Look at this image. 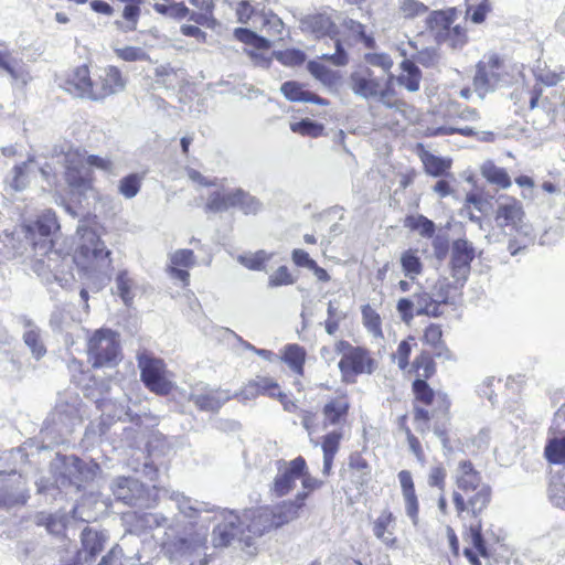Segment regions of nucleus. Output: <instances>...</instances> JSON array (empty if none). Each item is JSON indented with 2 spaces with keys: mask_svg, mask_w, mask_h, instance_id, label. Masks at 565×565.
Returning <instances> with one entry per match:
<instances>
[{
  "mask_svg": "<svg viewBox=\"0 0 565 565\" xmlns=\"http://www.w3.org/2000/svg\"><path fill=\"white\" fill-rule=\"evenodd\" d=\"M217 513L220 522L213 530L212 539L215 547L228 546L234 540H237L247 554L254 555L256 539L276 529L269 507L247 510L243 516L227 510Z\"/></svg>",
  "mask_w": 565,
  "mask_h": 565,
  "instance_id": "1",
  "label": "nucleus"
},
{
  "mask_svg": "<svg viewBox=\"0 0 565 565\" xmlns=\"http://www.w3.org/2000/svg\"><path fill=\"white\" fill-rule=\"evenodd\" d=\"M58 228L55 213L45 211L34 223L21 225L20 232L28 244L31 245L36 257L33 269L39 276H46L49 273L56 278L58 253L53 249L51 235Z\"/></svg>",
  "mask_w": 565,
  "mask_h": 565,
  "instance_id": "2",
  "label": "nucleus"
},
{
  "mask_svg": "<svg viewBox=\"0 0 565 565\" xmlns=\"http://www.w3.org/2000/svg\"><path fill=\"white\" fill-rule=\"evenodd\" d=\"M64 166V180L71 192L78 195H86L93 190V177L90 168L114 173V162L108 158L95 154H87L85 150L68 147L61 149L60 154Z\"/></svg>",
  "mask_w": 565,
  "mask_h": 565,
  "instance_id": "3",
  "label": "nucleus"
},
{
  "mask_svg": "<svg viewBox=\"0 0 565 565\" xmlns=\"http://www.w3.org/2000/svg\"><path fill=\"white\" fill-rule=\"evenodd\" d=\"M393 77L377 74L376 70L369 65H360L350 73L347 85L353 95L361 99L379 102L387 108L401 111L405 103L395 98Z\"/></svg>",
  "mask_w": 565,
  "mask_h": 565,
  "instance_id": "4",
  "label": "nucleus"
},
{
  "mask_svg": "<svg viewBox=\"0 0 565 565\" xmlns=\"http://www.w3.org/2000/svg\"><path fill=\"white\" fill-rule=\"evenodd\" d=\"M169 450L170 447L164 437L158 431H152L147 440L149 461L143 462V479L148 478L152 484L147 488L143 482V508L154 507L159 499L168 493L161 480L160 467L163 463L162 458Z\"/></svg>",
  "mask_w": 565,
  "mask_h": 565,
  "instance_id": "5",
  "label": "nucleus"
},
{
  "mask_svg": "<svg viewBox=\"0 0 565 565\" xmlns=\"http://www.w3.org/2000/svg\"><path fill=\"white\" fill-rule=\"evenodd\" d=\"M79 245L74 262L87 274H106L110 266V250L106 248L97 233L88 227L78 228Z\"/></svg>",
  "mask_w": 565,
  "mask_h": 565,
  "instance_id": "6",
  "label": "nucleus"
},
{
  "mask_svg": "<svg viewBox=\"0 0 565 565\" xmlns=\"http://www.w3.org/2000/svg\"><path fill=\"white\" fill-rule=\"evenodd\" d=\"M454 479L457 487L454 492L473 493L469 505L471 514L477 518L490 503L491 488L482 481L480 472L468 460L458 463Z\"/></svg>",
  "mask_w": 565,
  "mask_h": 565,
  "instance_id": "7",
  "label": "nucleus"
},
{
  "mask_svg": "<svg viewBox=\"0 0 565 565\" xmlns=\"http://www.w3.org/2000/svg\"><path fill=\"white\" fill-rule=\"evenodd\" d=\"M88 359L93 367H114L121 359L118 334L100 329L88 340Z\"/></svg>",
  "mask_w": 565,
  "mask_h": 565,
  "instance_id": "8",
  "label": "nucleus"
},
{
  "mask_svg": "<svg viewBox=\"0 0 565 565\" xmlns=\"http://www.w3.org/2000/svg\"><path fill=\"white\" fill-rule=\"evenodd\" d=\"M510 82L505 63L497 54L484 55L477 64L473 86L480 97Z\"/></svg>",
  "mask_w": 565,
  "mask_h": 565,
  "instance_id": "9",
  "label": "nucleus"
},
{
  "mask_svg": "<svg viewBox=\"0 0 565 565\" xmlns=\"http://www.w3.org/2000/svg\"><path fill=\"white\" fill-rule=\"evenodd\" d=\"M190 2L202 12L190 13V10L183 2H175L173 0L154 2L153 8L158 13L170 18L182 19L190 14V20L210 29H214L217 25V21L213 17L215 0H190Z\"/></svg>",
  "mask_w": 565,
  "mask_h": 565,
  "instance_id": "10",
  "label": "nucleus"
},
{
  "mask_svg": "<svg viewBox=\"0 0 565 565\" xmlns=\"http://www.w3.org/2000/svg\"><path fill=\"white\" fill-rule=\"evenodd\" d=\"M166 539L161 540V545L170 552L177 553L182 557H196L198 561H191L188 565H206L209 558L206 555V533H196L192 537L179 536L171 539L163 532Z\"/></svg>",
  "mask_w": 565,
  "mask_h": 565,
  "instance_id": "11",
  "label": "nucleus"
},
{
  "mask_svg": "<svg viewBox=\"0 0 565 565\" xmlns=\"http://www.w3.org/2000/svg\"><path fill=\"white\" fill-rule=\"evenodd\" d=\"M524 216L523 205L515 198L503 195L497 200L494 222L503 232L509 230L527 236L530 232L523 223Z\"/></svg>",
  "mask_w": 565,
  "mask_h": 565,
  "instance_id": "12",
  "label": "nucleus"
},
{
  "mask_svg": "<svg viewBox=\"0 0 565 565\" xmlns=\"http://www.w3.org/2000/svg\"><path fill=\"white\" fill-rule=\"evenodd\" d=\"M375 369V361L364 348L351 349L339 361L342 381L354 383L360 374H371Z\"/></svg>",
  "mask_w": 565,
  "mask_h": 565,
  "instance_id": "13",
  "label": "nucleus"
},
{
  "mask_svg": "<svg viewBox=\"0 0 565 565\" xmlns=\"http://www.w3.org/2000/svg\"><path fill=\"white\" fill-rule=\"evenodd\" d=\"M143 385L158 395H166L172 388L171 373L161 359L143 352Z\"/></svg>",
  "mask_w": 565,
  "mask_h": 565,
  "instance_id": "14",
  "label": "nucleus"
},
{
  "mask_svg": "<svg viewBox=\"0 0 565 565\" xmlns=\"http://www.w3.org/2000/svg\"><path fill=\"white\" fill-rule=\"evenodd\" d=\"M306 469V460L297 457L290 461H277V475L274 478L271 492L276 497L288 494L296 486V482L303 476Z\"/></svg>",
  "mask_w": 565,
  "mask_h": 565,
  "instance_id": "15",
  "label": "nucleus"
},
{
  "mask_svg": "<svg viewBox=\"0 0 565 565\" xmlns=\"http://www.w3.org/2000/svg\"><path fill=\"white\" fill-rule=\"evenodd\" d=\"M259 395L278 398L280 402H284L286 398V394L280 391L278 383L268 376H256L248 381L242 390L235 394V396L244 403L255 399Z\"/></svg>",
  "mask_w": 565,
  "mask_h": 565,
  "instance_id": "16",
  "label": "nucleus"
},
{
  "mask_svg": "<svg viewBox=\"0 0 565 565\" xmlns=\"http://www.w3.org/2000/svg\"><path fill=\"white\" fill-rule=\"evenodd\" d=\"M167 270L172 279L180 280L183 286L189 285V269L194 267L196 258L191 249H177L169 254Z\"/></svg>",
  "mask_w": 565,
  "mask_h": 565,
  "instance_id": "17",
  "label": "nucleus"
},
{
  "mask_svg": "<svg viewBox=\"0 0 565 565\" xmlns=\"http://www.w3.org/2000/svg\"><path fill=\"white\" fill-rule=\"evenodd\" d=\"M125 87V81L121 77L120 72L109 66L103 71V74L98 76V79H94V92L92 100H100L105 97L116 94L122 90Z\"/></svg>",
  "mask_w": 565,
  "mask_h": 565,
  "instance_id": "18",
  "label": "nucleus"
},
{
  "mask_svg": "<svg viewBox=\"0 0 565 565\" xmlns=\"http://www.w3.org/2000/svg\"><path fill=\"white\" fill-rule=\"evenodd\" d=\"M170 498L172 501L175 502L179 512L183 514L185 518L190 519L191 521H210V518H202V514L211 512L215 514L214 519L220 521V518H217V512H220L221 510L210 508L207 503L192 500L191 498L177 492L171 493Z\"/></svg>",
  "mask_w": 565,
  "mask_h": 565,
  "instance_id": "19",
  "label": "nucleus"
},
{
  "mask_svg": "<svg viewBox=\"0 0 565 565\" xmlns=\"http://www.w3.org/2000/svg\"><path fill=\"white\" fill-rule=\"evenodd\" d=\"M473 257L475 249L468 241H455L451 250L452 277L457 280L466 279Z\"/></svg>",
  "mask_w": 565,
  "mask_h": 565,
  "instance_id": "20",
  "label": "nucleus"
},
{
  "mask_svg": "<svg viewBox=\"0 0 565 565\" xmlns=\"http://www.w3.org/2000/svg\"><path fill=\"white\" fill-rule=\"evenodd\" d=\"M308 492H299L295 500L282 501L281 503L269 508L275 527H280L299 518V512L305 504Z\"/></svg>",
  "mask_w": 565,
  "mask_h": 565,
  "instance_id": "21",
  "label": "nucleus"
},
{
  "mask_svg": "<svg viewBox=\"0 0 565 565\" xmlns=\"http://www.w3.org/2000/svg\"><path fill=\"white\" fill-rule=\"evenodd\" d=\"M65 89L74 96L92 99L94 81L89 76L87 66H79L68 75Z\"/></svg>",
  "mask_w": 565,
  "mask_h": 565,
  "instance_id": "22",
  "label": "nucleus"
},
{
  "mask_svg": "<svg viewBox=\"0 0 565 565\" xmlns=\"http://www.w3.org/2000/svg\"><path fill=\"white\" fill-rule=\"evenodd\" d=\"M231 395L227 391L205 390L204 392H192L190 401L201 411L217 412L228 399Z\"/></svg>",
  "mask_w": 565,
  "mask_h": 565,
  "instance_id": "23",
  "label": "nucleus"
},
{
  "mask_svg": "<svg viewBox=\"0 0 565 565\" xmlns=\"http://www.w3.org/2000/svg\"><path fill=\"white\" fill-rule=\"evenodd\" d=\"M457 19L456 10L448 9L441 11H434L427 18V28L438 43H441L450 28L455 25Z\"/></svg>",
  "mask_w": 565,
  "mask_h": 565,
  "instance_id": "24",
  "label": "nucleus"
},
{
  "mask_svg": "<svg viewBox=\"0 0 565 565\" xmlns=\"http://www.w3.org/2000/svg\"><path fill=\"white\" fill-rule=\"evenodd\" d=\"M115 498L127 505H136L141 497V483L137 479L118 477L111 486Z\"/></svg>",
  "mask_w": 565,
  "mask_h": 565,
  "instance_id": "25",
  "label": "nucleus"
},
{
  "mask_svg": "<svg viewBox=\"0 0 565 565\" xmlns=\"http://www.w3.org/2000/svg\"><path fill=\"white\" fill-rule=\"evenodd\" d=\"M302 31L310 32L317 38L329 35L333 39L337 26L327 13H313L303 17L300 20Z\"/></svg>",
  "mask_w": 565,
  "mask_h": 565,
  "instance_id": "26",
  "label": "nucleus"
},
{
  "mask_svg": "<svg viewBox=\"0 0 565 565\" xmlns=\"http://www.w3.org/2000/svg\"><path fill=\"white\" fill-rule=\"evenodd\" d=\"M350 403L345 395L330 399L322 409L323 424L341 426L347 422Z\"/></svg>",
  "mask_w": 565,
  "mask_h": 565,
  "instance_id": "27",
  "label": "nucleus"
},
{
  "mask_svg": "<svg viewBox=\"0 0 565 565\" xmlns=\"http://www.w3.org/2000/svg\"><path fill=\"white\" fill-rule=\"evenodd\" d=\"M395 516L388 510H383L373 523V533L383 544L388 547L396 545L397 539L394 535Z\"/></svg>",
  "mask_w": 565,
  "mask_h": 565,
  "instance_id": "28",
  "label": "nucleus"
},
{
  "mask_svg": "<svg viewBox=\"0 0 565 565\" xmlns=\"http://www.w3.org/2000/svg\"><path fill=\"white\" fill-rule=\"evenodd\" d=\"M423 341L434 350V354L438 359L452 360L454 355L443 340V330L439 324L430 323L424 330Z\"/></svg>",
  "mask_w": 565,
  "mask_h": 565,
  "instance_id": "29",
  "label": "nucleus"
},
{
  "mask_svg": "<svg viewBox=\"0 0 565 565\" xmlns=\"http://www.w3.org/2000/svg\"><path fill=\"white\" fill-rule=\"evenodd\" d=\"M413 390L416 398L427 405L438 403L443 412H447L449 408V401L446 394L437 392L435 393L426 383L424 379H417L413 383Z\"/></svg>",
  "mask_w": 565,
  "mask_h": 565,
  "instance_id": "30",
  "label": "nucleus"
},
{
  "mask_svg": "<svg viewBox=\"0 0 565 565\" xmlns=\"http://www.w3.org/2000/svg\"><path fill=\"white\" fill-rule=\"evenodd\" d=\"M284 96L291 102H305L312 103L318 105H327L328 102L316 94H312L297 83V82H286L281 85L280 88Z\"/></svg>",
  "mask_w": 565,
  "mask_h": 565,
  "instance_id": "31",
  "label": "nucleus"
},
{
  "mask_svg": "<svg viewBox=\"0 0 565 565\" xmlns=\"http://www.w3.org/2000/svg\"><path fill=\"white\" fill-rule=\"evenodd\" d=\"M544 455L551 463L565 465V430L558 434L551 433L544 448Z\"/></svg>",
  "mask_w": 565,
  "mask_h": 565,
  "instance_id": "32",
  "label": "nucleus"
},
{
  "mask_svg": "<svg viewBox=\"0 0 565 565\" xmlns=\"http://www.w3.org/2000/svg\"><path fill=\"white\" fill-rule=\"evenodd\" d=\"M399 265L404 276L411 280L415 281L419 275H422L424 265L418 255L417 249H407L404 250L399 256Z\"/></svg>",
  "mask_w": 565,
  "mask_h": 565,
  "instance_id": "33",
  "label": "nucleus"
},
{
  "mask_svg": "<svg viewBox=\"0 0 565 565\" xmlns=\"http://www.w3.org/2000/svg\"><path fill=\"white\" fill-rule=\"evenodd\" d=\"M401 68L403 73L397 77V83L409 92H417L422 78L420 70L409 60H404Z\"/></svg>",
  "mask_w": 565,
  "mask_h": 565,
  "instance_id": "34",
  "label": "nucleus"
},
{
  "mask_svg": "<svg viewBox=\"0 0 565 565\" xmlns=\"http://www.w3.org/2000/svg\"><path fill=\"white\" fill-rule=\"evenodd\" d=\"M236 189L230 192L215 191L210 194L205 209L211 212H225L232 207H236Z\"/></svg>",
  "mask_w": 565,
  "mask_h": 565,
  "instance_id": "35",
  "label": "nucleus"
},
{
  "mask_svg": "<svg viewBox=\"0 0 565 565\" xmlns=\"http://www.w3.org/2000/svg\"><path fill=\"white\" fill-rule=\"evenodd\" d=\"M482 177L490 183L502 189L511 186V179L505 169L495 166L492 161H486L480 168Z\"/></svg>",
  "mask_w": 565,
  "mask_h": 565,
  "instance_id": "36",
  "label": "nucleus"
},
{
  "mask_svg": "<svg viewBox=\"0 0 565 565\" xmlns=\"http://www.w3.org/2000/svg\"><path fill=\"white\" fill-rule=\"evenodd\" d=\"M416 303V316L439 317L441 315L440 307L434 301V297L429 291H418L413 296Z\"/></svg>",
  "mask_w": 565,
  "mask_h": 565,
  "instance_id": "37",
  "label": "nucleus"
},
{
  "mask_svg": "<svg viewBox=\"0 0 565 565\" xmlns=\"http://www.w3.org/2000/svg\"><path fill=\"white\" fill-rule=\"evenodd\" d=\"M306 351L298 344H288L284 349L281 360L299 375L303 373Z\"/></svg>",
  "mask_w": 565,
  "mask_h": 565,
  "instance_id": "38",
  "label": "nucleus"
},
{
  "mask_svg": "<svg viewBox=\"0 0 565 565\" xmlns=\"http://www.w3.org/2000/svg\"><path fill=\"white\" fill-rule=\"evenodd\" d=\"M105 536L97 531L86 527L82 532L83 552L93 557L97 555L105 545Z\"/></svg>",
  "mask_w": 565,
  "mask_h": 565,
  "instance_id": "39",
  "label": "nucleus"
},
{
  "mask_svg": "<svg viewBox=\"0 0 565 565\" xmlns=\"http://www.w3.org/2000/svg\"><path fill=\"white\" fill-rule=\"evenodd\" d=\"M23 340L26 347L31 350L32 355L39 360L46 353L43 344L40 330L31 322L26 323V330L23 333Z\"/></svg>",
  "mask_w": 565,
  "mask_h": 565,
  "instance_id": "40",
  "label": "nucleus"
},
{
  "mask_svg": "<svg viewBox=\"0 0 565 565\" xmlns=\"http://www.w3.org/2000/svg\"><path fill=\"white\" fill-rule=\"evenodd\" d=\"M273 255V253L260 249L255 253L239 255L237 260L247 269L264 271L266 270V263L271 259Z\"/></svg>",
  "mask_w": 565,
  "mask_h": 565,
  "instance_id": "41",
  "label": "nucleus"
},
{
  "mask_svg": "<svg viewBox=\"0 0 565 565\" xmlns=\"http://www.w3.org/2000/svg\"><path fill=\"white\" fill-rule=\"evenodd\" d=\"M135 284L126 271L117 275L115 279V286L113 288L114 294L118 295L126 306H130L135 297L134 292Z\"/></svg>",
  "mask_w": 565,
  "mask_h": 565,
  "instance_id": "42",
  "label": "nucleus"
},
{
  "mask_svg": "<svg viewBox=\"0 0 565 565\" xmlns=\"http://www.w3.org/2000/svg\"><path fill=\"white\" fill-rule=\"evenodd\" d=\"M236 207H238L244 214H257L262 207V202L250 193L243 189H236Z\"/></svg>",
  "mask_w": 565,
  "mask_h": 565,
  "instance_id": "43",
  "label": "nucleus"
},
{
  "mask_svg": "<svg viewBox=\"0 0 565 565\" xmlns=\"http://www.w3.org/2000/svg\"><path fill=\"white\" fill-rule=\"evenodd\" d=\"M349 466L352 471L353 481L356 484L362 486L367 482L371 469L364 458L360 455L351 456Z\"/></svg>",
  "mask_w": 565,
  "mask_h": 565,
  "instance_id": "44",
  "label": "nucleus"
},
{
  "mask_svg": "<svg viewBox=\"0 0 565 565\" xmlns=\"http://www.w3.org/2000/svg\"><path fill=\"white\" fill-rule=\"evenodd\" d=\"M363 324L374 338H383L380 315L369 305L362 308Z\"/></svg>",
  "mask_w": 565,
  "mask_h": 565,
  "instance_id": "45",
  "label": "nucleus"
},
{
  "mask_svg": "<svg viewBox=\"0 0 565 565\" xmlns=\"http://www.w3.org/2000/svg\"><path fill=\"white\" fill-rule=\"evenodd\" d=\"M413 367L416 370L418 379H429L435 373V363L428 352L423 351L418 354L414 362Z\"/></svg>",
  "mask_w": 565,
  "mask_h": 565,
  "instance_id": "46",
  "label": "nucleus"
},
{
  "mask_svg": "<svg viewBox=\"0 0 565 565\" xmlns=\"http://www.w3.org/2000/svg\"><path fill=\"white\" fill-rule=\"evenodd\" d=\"M406 226L417 231L422 236L430 237L435 233V224L423 215L408 216L406 218Z\"/></svg>",
  "mask_w": 565,
  "mask_h": 565,
  "instance_id": "47",
  "label": "nucleus"
},
{
  "mask_svg": "<svg viewBox=\"0 0 565 565\" xmlns=\"http://www.w3.org/2000/svg\"><path fill=\"white\" fill-rule=\"evenodd\" d=\"M122 19L124 21L116 22L118 28L125 32L135 30L139 20V6L126 4L122 10Z\"/></svg>",
  "mask_w": 565,
  "mask_h": 565,
  "instance_id": "48",
  "label": "nucleus"
},
{
  "mask_svg": "<svg viewBox=\"0 0 565 565\" xmlns=\"http://www.w3.org/2000/svg\"><path fill=\"white\" fill-rule=\"evenodd\" d=\"M428 8L418 0H399L398 12L405 19H413L424 14Z\"/></svg>",
  "mask_w": 565,
  "mask_h": 565,
  "instance_id": "49",
  "label": "nucleus"
},
{
  "mask_svg": "<svg viewBox=\"0 0 565 565\" xmlns=\"http://www.w3.org/2000/svg\"><path fill=\"white\" fill-rule=\"evenodd\" d=\"M365 61L369 65L379 67L377 74L393 75L391 68L393 67V60L386 53H372L365 55Z\"/></svg>",
  "mask_w": 565,
  "mask_h": 565,
  "instance_id": "50",
  "label": "nucleus"
},
{
  "mask_svg": "<svg viewBox=\"0 0 565 565\" xmlns=\"http://www.w3.org/2000/svg\"><path fill=\"white\" fill-rule=\"evenodd\" d=\"M7 182L15 191L25 189L29 184L28 163L23 162L22 164L15 166L12 170L11 178L8 179Z\"/></svg>",
  "mask_w": 565,
  "mask_h": 565,
  "instance_id": "51",
  "label": "nucleus"
},
{
  "mask_svg": "<svg viewBox=\"0 0 565 565\" xmlns=\"http://www.w3.org/2000/svg\"><path fill=\"white\" fill-rule=\"evenodd\" d=\"M468 41L467 31L459 24H455L450 28L441 43H446L452 49H461Z\"/></svg>",
  "mask_w": 565,
  "mask_h": 565,
  "instance_id": "52",
  "label": "nucleus"
},
{
  "mask_svg": "<svg viewBox=\"0 0 565 565\" xmlns=\"http://www.w3.org/2000/svg\"><path fill=\"white\" fill-rule=\"evenodd\" d=\"M310 74L326 85H332L335 79L334 73L323 64L311 61L307 65Z\"/></svg>",
  "mask_w": 565,
  "mask_h": 565,
  "instance_id": "53",
  "label": "nucleus"
},
{
  "mask_svg": "<svg viewBox=\"0 0 565 565\" xmlns=\"http://www.w3.org/2000/svg\"><path fill=\"white\" fill-rule=\"evenodd\" d=\"M426 172L439 177L450 168V161L429 154L424 160Z\"/></svg>",
  "mask_w": 565,
  "mask_h": 565,
  "instance_id": "54",
  "label": "nucleus"
},
{
  "mask_svg": "<svg viewBox=\"0 0 565 565\" xmlns=\"http://www.w3.org/2000/svg\"><path fill=\"white\" fill-rule=\"evenodd\" d=\"M447 471L441 463L430 467L427 483L431 488H437L440 492H445Z\"/></svg>",
  "mask_w": 565,
  "mask_h": 565,
  "instance_id": "55",
  "label": "nucleus"
},
{
  "mask_svg": "<svg viewBox=\"0 0 565 565\" xmlns=\"http://www.w3.org/2000/svg\"><path fill=\"white\" fill-rule=\"evenodd\" d=\"M290 129L303 136L317 137L321 135L323 127L312 120L303 119L301 121L292 122Z\"/></svg>",
  "mask_w": 565,
  "mask_h": 565,
  "instance_id": "56",
  "label": "nucleus"
},
{
  "mask_svg": "<svg viewBox=\"0 0 565 565\" xmlns=\"http://www.w3.org/2000/svg\"><path fill=\"white\" fill-rule=\"evenodd\" d=\"M452 134H460L462 136H472L475 130L469 126L444 125L437 128H428L429 136H446Z\"/></svg>",
  "mask_w": 565,
  "mask_h": 565,
  "instance_id": "57",
  "label": "nucleus"
},
{
  "mask_svg": "<svg viewBox=\"0 0 565 565\" xmlns=\"http://www.w3.org/2000/svg\"><path fill=\"white\" fill-rule=\"evenodd\" d=\"M450 284L446 278H439L430 288V294L434 297V301L440 307L448 302Z\"/></svg>",
  "mask_w": 565,
  "mask_h": 565,
  "instance_id": "58",
  "label": "nucleus"
},
{
  "mask_svg": "<svg viewBox=\"0 0 565 565\" xmlns=\"http://www.w3.org/2000/svg\"><path fill=\"white\" fill-rule=\"evenodd\" d=\"M295 282L294 277L289 273V269L286 266L278 267L268 279V286L271 288L288 286Z\"/></svg>",
  "mask_w": 565,
  "mask_h": 565,
  "instance_id": "59",
  "label": "nucleus"
},
{
  "mask_svg": "<svg viewBox=\"0 0 565 565\" xmlns=\"http://www.w3.org/2000/svg\"><path fill=\"white\" fill-rule=\"evenodd\" d=\"M276 58L284 65L296 66L305 62L306 55L300 50L291 49L276 53Z\"/></svg>",
  "mask_w": 565,
  "mask_h": 565,
  "instance_id": "60",
  "label": "nucleus"
},
{
  "mask_svg": "<svg viewBox=\"0 0 565 565\" xmlns=\"http://www.w3.org/2000/svg\"><path fill=\"white\" fill-rule=\"evenodd\" d=\"M140 186V181L138 174H129L120 180L119 182V192L127 199L134 198Z\"/></svg>",
  "mask_w": 565,
  "mask_h": 565,
  "instance_id": "61",
  "label": "nucleus"
},
{
  "mask_svg": "<svg viewBox=\"0 0 565 565\" xmlns=\"http://www.w3.org/2000/svg\"><path fill=\"white\" fill-rule=\"evenodd\" d=\"M415 305L414 299L409 298H401L397 301L396 310L405 323H409L414 319L416 315Z\"/></svg>",
  "mask_w": 565,
  "mask_h": 565,
  "instance_id": "62",
  "label": "nucleus"
},
{
  "mask_svg": "<svg viewBox=\"0 0 565 565\" xmlns=\"http://www.w3.org/2000/svg\"><path fill=\"white\" fill-rule=\"evenodd\" d=\"M341 439V433L331 431L324 436L322 443V450L324 456H335Z\"/></svg>",
  "mask_w": 565,
  "mask_h": 565,
  "instance_id": "63",
  "label": "nucleus"
},
{
  "mask_svg": "<svg viewBox=\"0 0 565 565\" xmlns=\"http://www.w3.org/2000/svg\"><path fill=\"white\" fill-rule=\"evenodd\" d=\"M535 77L539 82L547 86H554L562 79L559 73L541 67V65L536 66Z\"/></svg>",
  "mask_w": 565,
  "mask_h": 565,
  "instance_id": "64",
  "label": "nucleus"
}]
</instances>
